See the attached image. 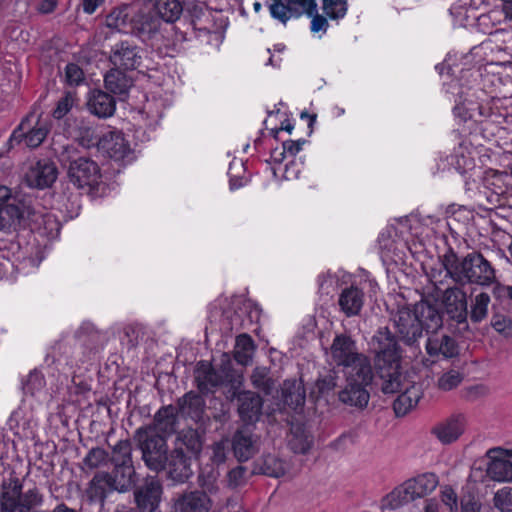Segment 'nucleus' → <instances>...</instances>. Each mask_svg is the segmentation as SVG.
<instances>
[{"mask_svg": "<svg viewBox=\"0 0 512 512\" xmlns=\"http://www.w3.org/2000/svg\"><path fill=\"white\" fill-rule=\"evenodd\" d=\"M407 481L411 485L412 493H414L417 498H423L432 493L439 484L438 476L432 472L420 474Z\"/></svg>", "mask_w": 512, "mask_h": 512, "instance_id": "58836bf2", "label": "nucleus"}, {"mask_svg": "<svg viewBox=\"0 0 512 512\" xmlns=\"http://www.w3.org/2000/svg\"><path fill=\"white\" fill-rule=\"evenodd\" d=\"M338 374L335 370L329 371V373L316 382V387L320 394L325 395L333 391L337 387Z\"/></svg>", "mask_w": 512, "mask_h": 512, "instance_id": "4d7b16f0", "label": "nucleus"}, {"mask_svg": "<svg viewBox=\"0 0 512 512\" xmlns=\"http://www.w3.org/2000/svg\"><path fill=\"white\" fill-rule=\"evenodd\" d=\"M134 10L135 7L131 5H122L114 8L106 16V26L119 32L129 33Z\"/></svg>", "mask_w": 512, "mask_h": 512, "instance_id": "f704fd0d", "label": "nucleus"}, {"mask_svg": "<svg viewBox=\"0 0 512 512\" xmlns=\"http://www.w3.org/2000/svg\"><path fill=\"white\" fill-rule=\"evenodd\" d=\"M285 4L290 8V15L299 17L303 13L312 16L317 11L315 0H284Z\"/></svg>", "mask_w": 512, "mask_h": 512, "instance_id": "3c124183", "label": "nucleus"}, {"mask_svg": "<svg viewBox=\"0 0 512 512\" xmlns=\"http://www.w3.org/2000/svg\"><path fill=\"white\" fill-rule=\"evenodd\" d=\"M508 451L502 448L490 449L487 452L490 462L487 466V475L498 482H512V462L504 454Z\"/></svg>", "mask_w": 512, "mask_h": 512, "instance_id": "4be33fe9", "label": "nucleus"}, {"mask_svg": "<svg viewBox=\"0 0 512 512\" xmlns=\"http://www.w3.org/2000/svg\"><path fill=\"white\" fill-rule=\"evenodd\" d=\"M408 481L396 487L384 498L383 507L395 510L417 499Z\"/></svg>", "mask_w": 512, "mask_h": 512, "instance_id": "e433bc0d", "label": "nucleus"}, {"mask_svg": "<svg viewBox=\"0 0 512 512\" xmlns=\"http://www.w3.org/2000/svg\"><path fill=\"white\" fill-rule=\"evenodd\" d=\"M109 461L113 464L132 463V446L129 439L119 440L113 447Z\"/></svg>", "mask_w": 512, "mask_h": 512, "instance_id": "49530a36", "label": "nucleus"}, {"mask_svg": "<svg viewBox=\"0 0 512 512\" xmlns=\"http://www.w3.org/2000/svg\"><path fill=\"white\" fill-rule=\"evenodd\" d=\"M73 99L70 95H66L62 97L58 102L53 110V117L55 119H61L63 118L72 108Z\"/></svg>", "mask_w": 512, "mask_h": 512, "instance_id": "69168bd1", "label": "nucleus"}, {"mask_svg": "<svg viewBox=\"0 0 512 512\" xmlns=\"http://www.w3.org/2000/svg\"><path fill=\"white\" fill-rule=\"evenodd\" d=\"M194 457L190 454H185L184 451L172 449L167 453V460H165V470L169 479L176 483L186 482L193 474L191 468V461Z\"/></svg>", "mask_w": 512, "mask_h": 512, "instance_id": "a211bd4d", "label": "nucleus"}, {"mask_svg": "<svg viewBox=\"0 0 512 512\" xmlns=\"http://www.w3.org/2000/svg\"><path fill=\"white\" fill-rule=\"evenodd\" d=\"M440 497L442 503L448 507L449 512H458V496L451 486H444L440 491Z\"/></svg>", "mask_w": 512, "mask_h": 512, "instance_id": "052dcab7", "label": "nucleus"}, {"mask_svg": "<svg viewBox=\"0 0 512 512\" xmlns=\"http://www.w3.org/2000/svg\"><path fill=\"white\" fill-rule=\"evenodd\" d=\"M110 474L114 489L118 492L128 491L135 483V469L132 463L116 464Z\"/></svg>", "mask_w": 512, "mask_h": 512, "instance_id": "c9c22d12", "label": "nucleus"}, {"mask_svg": "<svg viewBox=\"0 0 512 512\" xmlns=\"http://www.w3.org/2000/svg\"><path fill=\"white\" fill-rule=\"evenodd\" d=\"M108 472H97L88 483L86 495L90 502L103 504L108 494L116 491Z\"/></svg>", "mask_w": 512, "mask_h": 512, "instance_id": "c85d7f7f", "label": "nucleus"}, {"mask_svg": "<svg viewBox=\"0 0 512 512\" xmlns=\"http://www.w3.org/2000/svg\"><path fill=\"white\" fill-rule=\"evenodd\" d=\"M440 504L435 498L425 499L422 506L413 505L410 512H439Z\"/></svg>", "mask_w": 512, "mask_h": 512, "instance_id": "338daca9", "label": "nucleus"}, {"mask_svg": "<svg viewBox=\"0 0 512 512\" xmlns=\"http://www.w3.org/2000/svg\"><path fill=\"white\" fill-rule=\"evenodd\" d=\"M44 502V496L40 492V490L34 486L26 490L22 491V496L20 497L19 508L15 512H30L33 508L41 506Z\"/></svg>", "mask_w": 512, "mask_h": 512, "instance_id": "de8ad7c7", "label": "nucleus"}, {"mask_svg": "<svg viewBox=\"0 0 512 512\" xmlns=\"http://www.w3.org/2000/svg\"><path fill=\"white\" fill-rule=\"evenodd\" d=\"M162 484L156 477H147L134 489V499L141 512H155L161 502Z\"/></svg>", "mask_w": 512, "mask_h": 512, "instance_id": "ddd939ff", "label": "nucleus"}, {"mask_svg": "<svg viewBox=\"0 0 512 512\" xmlns=\"http://www.w3.org/2000/svg\"><path fill=\"white\" fill-rule=\"evenodd\" d=\"M211 500L204 491H191L181 495L175 502L176 512H208Z\"/></svg>", "mask_w": 512, "mask_h": 512, "instance_id": "a878e982", "label": "nucleus"}, {"mask_svg": "<svg viewBox=\"0 0 512 512\" xmlns=\"http://www.w3.org/2000/svg\"><path fill=\"white\" fill-rule=\"evenodd\" d=\"M174 449L197 457L202 450V439L197 430L189 428L180 431L174 441Z\"/></svg>", "mask_w": 512, "mask_h": 512, "instance_id": "72a5a7b5", "label": "nucleus"}, {"mask_svg": "<svg viewBox=\"0 0 512 512\" xmlns=\"http://www.w3.org/2000/svg\"><path fill=\"white\" fill-rule=\"evenodd\" d=\"M259 472L269 477L279 478L286 472L285 463L274 455H265L259 466Z\"/></svg>", "mask_w": 512, "mask_h": 512, "instance_id": "37998d69", "label": "nucleus"}, {"mask_svg": "<svg viewBox=\"0 0 512 512\" xmlns=\"http://www.w3.org/2000/svg\"><path fill=\"white\" fill-rule=\"evenodd\" d=\"M489 303V294L485 292L477 294L471 303L470 320L474 323L483 321L487 317Z\"/></svg>", "mask_w": 512, "mask_h": 512, "instance_id": "a18cd8bd", "label": "nucleus"}, {"mask_svg": "<svg viewBox=\"0 0 512 512\" xmlns=\"http://www.w3.org/2000/svg\"><path fill=\"white\" fill-rule=\"evenodd\" d=\"M436 303L443 314V320L454 333L469 330L468 303L466 293L459 287H449L443 293L442 305Z\"/></svg>", "mask_w": 512, "mask_h": 512, "instance_id": "423d86ee", "label": "nucleus"}, {"mask_svg": "<svg viewBox=\"0 0 512 512\" xmlns=\"http://www.w3.org/2000/svg\"><path fill=\"white\" fill-rule=\"evenodd\" d=\"M216 371L225 384H231L233 390L242 385V377L235 374L231 358L227 353L222 354L220 366Z\"/></svg>", "mask_w": 512, "mask_h": 512, "instance_id": "79ce46f5", "label": "nucleus"}, {"mask_svg": "<svg viewBox=\"0 0 512 512\" xmlns=\"http://www.w3.org/2000/svg\"><path fill=\"white\" fill-rule=\"evenodd\" d=\"M461 381V374L455 370H450L438 379V387L444 391H449L456 388Z\"/></svg>", "mask_w": 512, "mask_h": 512, "instance_id": "13d9d810", "label": "nucleus"}, {"mask_svg": "<svg viewBox=\"0 0 512 512\" xmlns=\"http://www.w3.org/2000/svg\"><path fill=\"white\" fill-rule=\"evenodd\" d=\"M109 461V453L100 447L92 448L83 459L84 467L89 470L97 469L106 465Z\"/></svg>", "mask_w": 512, "mask_h": 512, "instance_id": "8fccbe9b", "label": "nucleus"}, {"mask_svg": "<svg viewBox=\"0 0 512 512\" xmlns=\"http://www.w3.org/2000/svg\"><path fill=\"white\" fill-rule=\"evenodd\" d=\"M255 348L254 341L250 335L246 333L238 335L234 347V359L240 365H248L252 361Z\"/></svg>", "mask_w": 512, "mask_h": 512, "instance_id": "a19ab883", "label": "nucleus"}, {"mask_svg": "<svg viewBox=\"0 0 512 512\" xmlns=\"http://www.w3.org/2000/svg\"><path fill=\"white\" fill-rule=\"evenodd\" d=\"M101 136L92 128H84L80 131L79 143L85 148L97 147L100 150Z\"/></svg>", "mask_w": 512, "mask_h": 512, "instance_id": "bf43d9fd", "label": "nucleus"}, {"mask_svg": "<svg viewBox=\"0 0 512 512\" xmlns=\"http://www.w3.org/2000/svg\"><path fill=\"white\" fill-rule=\"evenodd\" d=\"M338 304L347 317L359 315L364 305L363 290L353 285L344 288L339 295Z\"/></svg>", "mask_w": 512, "mask_h": 512, "instance_id": "cd10ccee", "label": "nucleus"}, {"mask_svg": "<svg viewBox=\"0 0 512 512\" xmlns=\"http://www.w3.org/2000/svg\"><path fill=\"white\" fill-rule=\"evenodd\" d=\"M465 417L462 414H454L436 424L431 433L442 443L451 444L455 442L464 432Z\"/></svg>", "mask_w": 512, "mask_h": 512, "instance_id": "5701e85b", "label": "nucleus"}, {"mask_svg": "<svg viewBox=\"0 0 512 512\" xmlns=\"http://www.w3.org/2000/svg\"><path fill=\"white\" fill-rule=\"evenodd\" d=\"M442 264L456 283L490 285L495 280V270L480 252L473 251L460 258L453 249L442 257Z\"/></svg>", "mask_w": 512, "mask_h": 512, "instance_id": "7ed1b4c3", "label": "nucleus"}, {"mask_svg": "<svg viewBox=\"0 0 512 512\" xmlns=\"http://www.w3.org/2000/svg\"><path fill=\"white\" fill-rule=\"evenodd\" d=\"M35 115L30 113L23 118L17 128L11 134L10 141L17 143L24 142L29 148L39 147L49 133L47 122L37 119L33 123Z\"/></svg>", "mask_w": 512, "mask_h": 512, "instance_id": "9b49d317", "label": "nucleus"}, {"mask_svg": "<svg viewBox=\"0 0 512 512\" xmlns=\"http://www.w3.org/2000/svg\"><path fill=\"white\" fill-rule=\"evenodd\" d=\"M231 397L237 401V411L244 425L252 427L262 415L263 399L261 396L252 391L237 392V389H234Z\"/></svg>", "mask_w": 512, "mask_h": 512, "instance_id": "2eb2a0df", "label": "nucleus"}, {"mask_svg": "<svg viewBox=\"0 0 512 512\" xmlns=\"http://www.w3.org/2000/svg\"><path fill=\"white\" fill-rule=\"evenodd\" d=\"M155 10L157 17L167 23H173L178 20L183 12L181 0H156Z\"/></svg>", "mask_w": 512, "mask_h": 512, "instance_id": "ea45409f", "label": "nucleus"}, {"mask_svg": "<svg viewBox=\"0 0 512 512\" xmlns=\"http://www.w3.org/2000/svg\"><path fill=\"white\" fill-rule=\"evenodd\" d=\"M23 483L15 471H11L0 484V512H15L19 508Z\"/></svg>", "mask_w": 512, "mask_h": 512, "instance_id": "6ab92c4d", "label": "nucleus"}, {"mask_svg": "<svg viewBox=\"0 0 512 512\" xmlns=\"http://www.w3.org/2000/svg\"><path fill=\"white\" fill-rule=\"evenodd\" d=\"M134 439L142 452L145 465L152 471H163L168 453L165 436L156 433L154 428H138Z\"/></svg>", "mask_w": 512, "mask_h": 512, "instance_id": "6e6552de", "label": "nucleus"}, {"mask_svg": "<svg viewBox=\"0 0 512 512\" xmlns=\"http://www.w3.org/2000/svg\"><path fill=\"white\" fill-rule=\"evenodd\" d=\"M289 448L297 454H306L313 445V436L302 423L292 424L288 439Z\"/></svg>", "mask_w": 512, "mask_h": 512, "instance_id": "473e14b6", "label": "nucleus"}, {"mask_svg": "<svg viewBox=\"0 0 512 512\" xmlns=\"http://www.w3.org/2000/svg\"><path fill=\"white\" fill-rule=\"evenodd\" d=\"M345 386L338 391V400L345 406L363 410L370 400L368 387L374 379L372 369L343 373Z\"/></svg>", "mask_w": 512, "mask_h": 512, "instance_id": "0eeeda50", "label": "nucleus"}, {"mask_svg": "<svg viewBox=\"0 0 512 512\" xmlns=\"http://www.w3.org/2000/svg\"><path fill=\"white\" fill-rule=\"evenodd\" d=\"M394 322L402 344L410 349L419 350L420 341L427 336L425 350L430 357L447 359L459 354L454 338L438 334L444 325L443 314L430 300L422 299L413 305L400 307L395 312Z\"/></svg>", "mask_w": 512, "mask_h": 512, "instance_id": "f257e3e1", "label": "nucleus"}, {"mask_svg": "<svg viewBox=\"0 0 512 512\" xmlns=\"http://www.w3.org/2000/svg\"><path fill=\"white\" fill-rule=\"evenodd\" d=\"M160 26L161 21L153 12L135 7L129 33L154 47V41L160 36Z\"/></svg>", "mask_w": 512, "mask_h": 512, "instance_id": "9d476101", "label": "nucleus"}, {"mask_svg": "<svg viewBox=\"0 0 512 512\" xmlns=\"http://www.w3.org/2000/svg\"><path fill=\"white\" fill-rule=\"evenodd\" d=\"M100 151L109 158L124 164L130 163L134 159V152L120 131H108L101 135Z\"/></svg>", "mask_w": 512, "mask_h": 512, "instance_id": "dca6fc26", "label": "nucleus"}, {"mask_svg": "<svg viewBox=\"0 0 512 512\" xmlns=\"http://www.w3.org/2000/svg\"><path fill=\"white\" fill-rule=\"evenodd\" d=\"M176 408L172 405L161 407L154 415L153 423L143 428H154L156 433L165 437L176 430Z\"/></svg>", "mask_w": 512, "mask_h": 512, "instance_id": "c756f323", "label": "nucleus"}, {"mask_svg": "<svg viewBox=\"0 0 512 512\" xmlns=\"http://www.w3.org/2000/svg\"><path fill=\"white\" fill-rule=\"evenodd\" d=\"M109 61L115 68L136 70L142 63V49L134 41H118L111 47Z\"/></svg>", "mask_w": 512, "mask_h": 512, "instance_id": "f8f14e48", "label": "nucleus"}, {"mask_svg": "<svg viewBox=\"0 0 512 512\" xmlns=\"http://www.w3.org/2000/svg\"><path fill=\"white\" fill-rule=\"evenodd\" d=\"M87 108L91 114L106 119L115 113L116 101L110 93L95 89L90 93Z\"/></svg>", "mask_w": 512, "mask_h": 512, "instance_id": "393cba45", "label": "nucleus"}, {"mask_svg": "<svg viewBox=\"0 0 512 512\" xmlns=\"http://www.w3.org/2000/svg\"><path fill=\"white\" fill-rule=\"evenodd\" d=\"M281 392L285 406L297 413L302 412L306 401V391L302 381L285 380Z\"/></svg>", "mask_w": 512, "mask_h": 512, "instance_id": "bb28decb", "label": "nucleus"}, {"mask_svg": "<svg viewBox=\"0 0 512 512\" xmlns=\"http://www.w3.org/2000/svg\"><path fill=\"white\" fill-rule=\"evenodd\" d=\"M326 354L330 363L341 368L343 373L372 369L371 359L360 352L356 340L348 332L335 333Z\"/></svg>", "mask_w": 512, "mask_h": 512, "instance_id": "20e7f679", "label": "nucleus"}, {"mask_svg": "<svg viewBox=\"0 0 512 512\" xmlns=\"http://www.w3.org/2000/svg\"><path fill=\"white\" fill-rule=\"evenodd\" d=\"M126 72V70L112 67L104 77L105 88L115 95H127L133 86V79Z\"/></svg>", "mask_w": 512, "mask_h": 512, "instance_id": "2f4dec72", "label": "nucleus"}, {"mask_svg": "<svg viewBox=\"0 0 512 512\" xmlns=\"http://www.w3.org/2000/svg\"><path fill=\"white\" fill-rule=\"evenodd\" d=\"M46 385V380L41 371L34 369L30 371L26 379L22 380V390L24 394L35 395L41 391Z\"/></svg>", "mask_w": 512, "mask_h": 512, "instance_id": "09e8293b", "label": "nucleus"}, {"mask_svg": "<svg viewBox=\"0 0 512 512\" xmlns=\"http://www.w3.org/2000/svg\"><path fill=\"white\" fill-rule=\"evenodd\" d=\"M28 206L13 195L10 188L0 186V230L5 232L16 231L22 222H26V209Z\"/></svg>", "mask_w": 512, "mask_h": 512, "instance_id": "1a4fd4ad", "label": "nucleus"}, {"mask_svg": "<svg viewBox=\"0 0 512 512\" xmlns=\"http://www.w3.org/2000/svg\"><path fill=\"white\" fill-rule=\"evenodd\" d=\"M491 325L493 328L506 337L512 336V320L503 315H495L492 318Z\"/></svg>", "mask_w": 512, "mask_h": 512, "instance_id": "e2e57ef3", "label": "nucleus"}, {"mask_svg": "<svg viewBox=\"0 0 512 512\" xmlns=\"http://www.w3.org/2000/svg\"><path fill=\"white\" fill-rule=\"evenodd\" d=\"M59 161L67 171L69 182L77 189H94L101 180L99 165L92 159L79 156L73 146L64 147L59 155Z\"/></svg>", "mask_w": 512, "mask_h": 512, "instance_id": "39448f33", "label": "nucleus"}, {"mask_svg": "<svg viewBox=\"0 0 512 512\" xmlns=\"http://www.w3.org/2000/svg\"><path fill=\"white\" fill-rule=\"evenodd\" d=\"M394 315L395 313L391 317L394 332L387 326L379 327L368 343L375 369L382 380L381 390L384 394L399 393L404 386V376L400 371L403 355L400 345L402 340L395 326Z\"/></svg>", "mask_w": 512, "mask_h": 512, "instance_id": "f03ea898", "label": "nucleus"}, {"mask_svg": "<svg viewBox=\"0 0 512 512\" xmlns=\"http://www.w3.org/2000/svg\"><path fill=\"white\" fill-rule=\"evenodd\" d=\"M421 398L420 388L412 385L405 388V390L398 395L393 402V409L397 416L406 415L412 408H414Z\"/></svg>", "mask_w": 512, "mask_h": 512, "instance_id": "4c0bfd02", "label": "nucleus"}, {"mask_svg": "<svg viewBox=\"0 0 512 512\" xmlns=\"http://www.w3.org/2000/svg\"><path fill=\"white\" fill-rule=\"evenodd\" d=\"M269 10L273 18L284 24L293 17L290 15V8L285 4L284 0H270Z\"/></svg>", "mask_w": 512, "mask_h": 512, "instance_id": "6e6d98bb", "label": "nucleus"}, {"mask_svg": "<svg viewBox=\"0 0 512 512\" xmlns=\"http://www.w3.org/2000/svg\"><path fill=\"white\" fill-rule=\"evenodd\" d=\"M75 340L84 358H90L103 344V334L92 323L84 322L75 332Z\"/></svg>", "mask_w": 512, "mask_h": 512, "instance_id": "b1692460", "label": "nucleus"}, {"mask_svg": "<svg viewBox=\"0 0 512 512\" xmlns=\"http://www.w3.org/2000/svg\"><path fill=\"white\" fill-rule=\"evenodd\" d=\"M493 505L500 512H512V487L499 489L494 494Z\"/></svg>", "mask_w": 512, "mask_h": 512, "instance_id": "603ef678", "label": "nucleus"}, {"mask_svg": "<svg viewBox=\"0 0 512 512\" xmlns=\"http://www.w3.org/2000/svg\"><path fill=\"white\" fill-rule=\"evenodd\" d=\"M246 480L247 468L241 465L231 469L227 474V482L231 488H237L243 485Z\"/></svg>", "mask_w": 512, "mask_h": 512, "instance_id": "680f3d73", "label": "nucleus"}, {"mask_svg": "<svg viewBox=\"0 0 512 512\" xmlns=\"http://www.w3.org/2000/svg\"><path fill=\"white\" fill-rule=\"evenodd\" d=\"M254 388L270 395L275 388L274 380L269 376V370L265 367H256L251 375Z\"/></svg>", "mask_w": 512, "mask_h": 512, "instance_id": "c03bdc74", "label": "nucleus"}, {"mask_svg": "<svg viewBox=\"0 0 512 512\" xmlns=\"http://www.w3.org/2000/svg\"><path fill=\"white\" fill-rule=\"evenodd\" d=\"M194 379L199 392L203 395L214 393L217 388L224 385V381L218 375L216 368L208 361L201 360L196 364Z\"/></svg>", "mask_w": 512, "mask_h": 512, "instance_id": "412c9836", "label": "nucleus"}, {"mask_svg": "<svg viewBox=\"0 0 512 512\" xmlns=\"http://www.w3.org/2000/svg\"><path fill=\"white\" fill-rule=\"evenodd\" d=\"M177 405L179 413L183 417L190 418L194 422H199L202 419L205 411V401L200 395L192 391L188 392L178 399Z\"/></svg>", "mask_w": 512, "mask_h": 512, "instance_id": "7c9ffc66", "label": "nucleus"}, {"mask_svg": "<svg viewBox=\"0 0 512 512\" xmlns=\"http://www.w3.org/2000/svg\"><path fill=\"white\" fill-rule=\"evenodd\" d=\"M58 169L49 159H40L25 173L24 181L30 188L45 189L57 180Z\"/></svg>", "mask_w": 512, "mask_h": 512, "instance_id": "f3484780", "label": "nucleus"}, {"mask_svg": "<svg viewBox=\"0 0 512 512\" xmlns=\"http://www.w3.org/2000/svg\"><path fill=\"white\" fill-rule=\"evenodd\" d=\"M65 83L71 87L80 86L85 82L83 69L76 63H68L64 69Z\"/></svg>", "mask_w": 512, "mask_h": 512, "instance_id": "864d4df0", "label": "nucleus"}, {"mask_svg": "<svg viewBox=\"0 0 512 512\" xmlns=\"http://www.w3.org/2000/svg\"><path fill=\"white\" fill-rule=\"evenodd\" d=\"M26 222L32 231H37L47 237H54L60 231V223L54 214L43 208L28 206L26 209Z\"/></svg>", "mask_w": 512, "mask_h": 512, "instance_id": "aec40b11", "label": "nucleus"}, {"mask_svg": "<svg viewBox=\"0 0 512 512\" xmlns=\"http://www.w3.org/2000/svg\"><path fill=\"white\" fill-rule=\"evenodd\" d=\"M259 436L251 426L243 425L233 434L231 448L239 462L251 459L259 451Z\"/></svg>", "mask_w": 512, "mask_h": 512, "instance_id": "4468645a", "label": "nucleus"}, {"mask_svg": "<svg viewBox=\"0 0 512 512\" xmlns=\"http://www.w3.org/2000/svg\"><path fill=\"white\" fill-rule=\"evenodd\" d=\"M461 512H480L481 503L471 492L464 493L460 498Z\"/></svg>", "mask_w": 512, "mask_h": 512, "instance_id": "0e129e2a", "label": "nucleus"}, {"mask_svg": "<svg viewBox=\"0 0 512 512\" xmlns=\"http://www.w3.org/2000/svg\"><path fill=\"white\" fill-rule=\"evenodd\" d=\"M323 8L327 16L338 19L345 16L347 12L346 0H323Z\"/></svg>", "mask_w": 512, "mask_h": 512, "instance_id": "5fc2aeb1", "label": "nucleus"}, {"mask_svg": "<svg viewBox=\"0 0 512 512\" xmlns=\"http://www.w3.org/2000/svg\"><path fill=\"white\" fill-rule=\"evenodd\" d=\"M305 143V140H286L282 144V148L284 152L289 153L292 156H295L302 149V145Z\"/></svg>", "mask_w": 512, "mask_h": 512, "instance_id": "774afa93", "label": "nucleus"}]
</instances>
